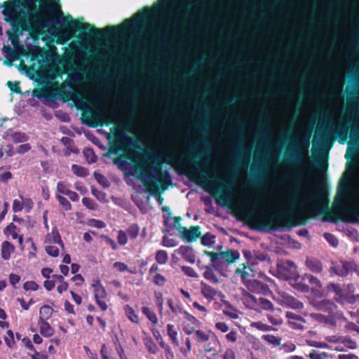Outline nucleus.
<instances>
[{
  "label": "nucleus",
  "mask_w": 359,
  "mask_h": 359,
  "mask_svg": "<svg viewBox=\"0 0 359 359\" xmlns=\"http://www.w3.org/2000/svg\"><path fill=\"white\" fill-rule=\"evenodd\" d=\"M70 25L76 28L75 32L77 29L84 31L79 35L83 49L76 51L74 56L75 61L83 62L90 41H93L98 35H102L103 30L96 29L88 22L79 24L76 20L72 21ZM133 28L146 30L165 44L175 41L177 63L180 60V0H159L158 7L155 11L137 13L133 20L126 19L120 26L107 27L104 31L114 29L117 32L123 33Z\"/></svg>",
  "instance_id": "obj_1"
},
{
  "label": "nucleus",
  "mask_w": 359,
  "mask_h": 359,
  "mask_svg": "<svg viewBox=\"0 0 359 359\" xmlns=\"http://www.w3.org/2000/svg\"><path fill=\"white\" fill-rule=\"evenodd\" d=\"M327 190L324 182L316 186L314 194L307 196L304 200L307 203H315L306 208L301 209L294 214L290 211H280L270 215H259L255 217L257 229L260 230L276 231L281 227H291L304 225L308 219L315 218L317 214H323V221L337 222L340 220L346 223L359 222V206L340 205L337 208L339 214L329 210Z\"/></svg>",
  "instance_id": "obj_2"
},
{
  "label": "nucleus",
  "mask_w": 359,
  "mask_h": 359,
  "mask_svg": "<svg viewBox=\"0 0 359 359\" xmlns=\"http://www.w3.org/2000/svg\"><path fill=\"white\" fill-rule=\"evenodd\" d=\"M149 154L148 159H146V155L136 156L133 152V162L135 163L140 169L133 168L130 175L139 179L161 205L163 202L161 194L171 183L172 178L168 172L161 170V165L166 162L165 154L154 150Z\"/></svg>",
  "instance_id": "obj_3"
},
{
  "label": "nucleus",
  "mask_w": 359,
  "mask_h": 359,
  "mask_svg": "<svg viewBox=\"0 0 359 359\" xmlns=\"http://www.w3.org/2000/svg\"><path fill=\"white\" fill-rule=\"evenodd\" d=\"M72 90L65 92V95L69 100H72L75 106L81 110L90 111L92 114V118L96 125L102 126L104 124L109 126L110 124H119L120 123L111 114H102L98 111H93L91 106L80 92L75 90L74 86L72 84Z\"/></svg>",
  "instance_id": "obj_4"
},
{
  "label": "nucleus",
  "mask_w": 359,
  "mask_h": 359,
  "mask_svg": "<svg viewBox=\"0 0 359 359\" xmlns=\"http://www.w3.org/2000/svg\"><path fill=\"white\" fill-rule=\"evenodd\" d=\"M205 154L203 151H199L194 154V160L190 163L187 173L191 181L203 187L212 186L207 169L208 160L205 158Z\"/></svg>",
  "instance_id": "obj_5"
},
{
  "label": "nucleus",
  "mask_w": 359,
  "mask_h": 359,
  "mask_svg": "<svg viewBox=\"0 0 359 359\" xmlns=\"http://www.w3.org/2000/svg\"><path fill=\"white\" fill-rule=\"evenodd\" d=\"M111 132L114 133L116 138V142L114 146L111 148V151L114 154H118L119 151L123 153H128L129 158L133 161L131 158L133 157V152L136 156H140L142 155H146V159H148L149 151L145 154H137L134 151H130V146L133 145V139L131 136L128 135L127 133L120 130L116 127H112L110 129Z\"/></svg>",
  "instance_id": "obj_6"
},
{
  "label": "nucleus",
  "mask_w": 359,
  "mask_h": 359,
  "mask_svg": "<svg viewBox=\"0 0 359 359\" xmlns=\"http://www.w3.org/2000/svg\"><path fill=\"white\" fill-rule=\"evenodd\" d=\"M163 212L164 224L165 231L168 234L163 237V243L166 247H175L177 245V242L170 238L171 236H180V218L177 217H172L168 207L162 208Z\"/></svg>",
  "instance_id": "obj_7"
},
{
  "label": "nucleus",
  "mask_w": 359,
  "mask_h": 359,
  "mask_svg": "<svg viewBox=\"0 0 359 359\" xmlns=\"http://www.w3.org/2000/svg\"><path fill=\"white\" fill-rule=\"evenodd\" d=\"M50 20L45 17H37L32 18H24L22 20L21 29L32 32L35 36L44 35L46 32H49Z\"/></svg>",
  "instance_id": "obj_8"
},
{
  "label": "nucleus",
  "mask_w": 359,
  "mask_h": 359,
  "mask_svg": "<svg viewBox=\"0 0 359 359\" xmlns=\"http://www.w3.org/2000/svg\"><path fill=\"white\" fill-rule=\"evenodd\" d=\"M212 265L217 270H222L231 263L236 262L240 257L239 253L236 250H232L227 248L224 251L219 252L208 253Z\"/></svg>",
  "instance_id": "obj_9"
},
{
  "label": "nucleus",
  "mask_w": 359,
  "mask_h": 359,
  "mask_svg": "<svg viewBox=\"0 0 359 359\" xmlns=\"http://www.w3.org/2000/svg\"><path fill=\"white\" fill-rule=\"evenodd\" d=\"M278 277L283 280L297 279L296 266L291 261H280L277 264Z\"/></svg>",
  "instance_id": "obj_10"
},
{
  "label": "nucleus",
  "mask_w": 359,
  "mask_h": 359,
  "mask_svg": "<svg viewBox=\"0 0 359 359\" xmlns=\"http://www.w3.org/2000/svg\"><path fill=\"white\" fill-rule=\"evenodd\" d=\"M313 306L319 311L328 313L331 316L347 320L346 318L341 313H338L337 311V306L330 300L323 299V300H315L313 302Z\"/></svg>",
  "instance_id": "obj_11"
},
{
  "label": "nucleus",
  "mask_w": 359,
  "mask_h": 359,
  "mask_svg": "<svg viewBox=\"0 0 359 359\" xmlns=\"http://www.w3.org/2000/svg\"><path fill=\"white\" fill-rule=\"evenodd\" d=\"M276 301L282 306L290 308L294 310L300 311L304 308V304L302 302L286 292L279 293Z\"/></svg>",
  "instance_id": "obj_12"
},
{
  "label": "nucleus",
  "mask_w": 359,
  "mask_h": 359,
  "mask_svg": "<svg viewBox=\"0 0 359 359\" xmlns=\"http://www.w3.org/2000/svg\"><path fill=\"white\" fill-rule=\"evenodd\" d=\"M4 4L5 5V9L2 11V13L6 20L21 27L22 20H24L25 18H21L18 15L15 5L11 1H6Z\"/></svg>",
  "instance_id": "obj_13"
},
{
  "label": "nucleus",
  "mask_w": 359,
  "mask_h": 359,
  "mask_svg": "<svg viewBox=\"0 0 359 359\" xmlns=\"http://www.w3.org/2000/svg\"><path fill=\"white\" fill-rule=\"evenodd\" d=\"M355 270V264L353 262H339L332 265L330 272L339 276H346Z\"/></svg>",
  "instance_id": "obj_14"
},
{
  "label": "nucleus",
  "mask_w": 359,
  "mask_h": 359,
  "mask_svg": "<svg viewBox=\"0 0 359 359\" xmlns=\"http://www.w3.org/2000/svg\"><path fill=\"white\" fill-rule=\"evenodd\" d=\"M348 125H335L332 123L329 129L323 134V136L326 140H329L330 138L332 139L333 135H335L342 140H346L348 136Z\"/></svg>",
  "instance_id": "obj_15"
},
{
  "label": "nucleus",
  "mask_w": 359,
  "mask_h": 359,
  "mask_svg": "<svg viewBox=\"0 0 359 359\" xmlns=\"http://www.w3.org/2000/svg\"><path fill=\"white\" fill-rule=\"evenodd\" d=\"M243 254L245 258L248 259V262L252 266L257 264L261 262H266L268 263L271 262L270 257L264 251L253 250L252 252L250 250H245L243 251Z\"/></svg>",
  "instance_id": "obj_16"
},
{
  "label": "nucleus",
  "mask_w": 359,
  "mask_h": 359,
  "mask_svg": "<svg viewBox=\"0 0 359 359\" xmlns=\"http://www.w3.org/2000/svg\"><path fill=\"white\" fill-rule=\"evenodd\" d=\"M327 289L328 292H334L335 293V299L341 304H344L346 302H353V298L347 296L339 284L330 283L327 285Z\"/></svg>",
  "instance_id": "obj_17"
},
{
  "label": "nucleus",
  "mask_w": 359,
  "mask_h": 359,
  "mask_svg": "<svg viewBox=\"0 0 359 359\" xmlns=\"http://www.w3.org/2000/svg\"><path fill=\"white\" fill-rule=\"evenodd\" d=\"M253 266L243 265L242 267L238 268L236 271V274L239 276L241 278L243 283L245 285L249 282L255 279L256 276V271L252 268Z\"/></svg>",
  "instance_id": "obj_18"
},
{
  "label": "nucleus",
  "mask_w": 359,
  "mask_h": 359,
  "mask_svg": "<svg viewBox=\"0 0 359 359\" xmlns=\"http://www.w3.org/2000/svg\"><path fill=\"white\" fill-rule=\"evenodd\" d=\"M302 175L300 172L294 170L292 173L287 175L286 180H291L292 187H291V193L290 194V197L292 200L296 198L299 188L300 186V182L302 179Z\"/></svg>",
  "instance_id": "obj_19"
},
{
  "label": "nucleus",
  "mask_w": 359,
  "mask_h": 359,
  "mask_svg": "<svg viewBox=\"0 0 359 359\" xmlns=\"http://www.w3.org/2000/svg\"><path fill=\"white\" fill-rule=\"evenodd\" d=\"M200 226H194L187 229L181 226V238L187 242H193L201 237Z\"/></svg>",
  "instance_id": "obj_20"
},
{
  "label": "nucleus",
  "mask_w": 359,
  "mask_h": 359,
  "mask_svg": "<svg viewBox=\"0 0 359 359\" xmlns=\"http://www.w3.org/2000/svg\"><path fill=\"white\" fill-rule=\"evenodd\" d=\"M175 127L176 133L177 134L180 130V70L177 69L175 73Z\"/></svg>",
  "instance_id": "obj_21"
},
{
  "label": "nucleus",
  "mask_w": 359,
  "mask_h": 359,
  "mask_svg": "<svg viewBox=\"0 0 359 359\" xmlns=\"http://www.w3.org/2000/svg\"><path fill=\"white\" fill-rule=\"evenodd\" d=\"M49 34L57 37V43L60 44H64L72 37L70 32L55 27H53L49 29Z\"/></svg>",
  "instance_id": "obj_22"
},
{
  "label": "nucleus",
  "mask_w": 359,
  "mask_h": 359,
  "mask_svg": "<svg viewBox=\"0 0 359 359\" xmlns=\"http://www.w3.org/2000/svg\"><path fill=\"white\" fill-rule=\"evenodd\" d=\"M286 318L290 327L299 330L304 329V323H306V320L302 316L293 312L287 311L286 313Z\"/></svg>",
  "instance_id": "obj_23"
},
{
  "label": "nucleus",
  "mask_w": 359,
  "mask_h": 359,
  "mask_svg": "<svg viewBox=\"0 0 359 359\" xmlns=\"http://www.w3.org/2000/svg\"><path fill=\"white\" fill-rule=\"evenodd\" d=\"M138 117L135 116L134 112L133 111L130 114L129 118L126 121L121 122V126L124 128L127 131L135 133L137 130V123L138 122Z\"/></svg>",
  "instance_id": "obj_24"
},
{
  "label": "nucleus",
  "mask_w": 359,
  "mask_h": 359,
  "mask_svg": "<svg viewBox=\"0 0 359 359\" xmlns=\"http://www.w3.org/2000/svg\"><path fill=\"white\" fill-rule=\"evenodd\" d=\"M201 289L203 297L210 300L215 299L219 292L217 290L203 282L201 283Z\"/></svg>",
  "instance_id": "obj_25"
},
{
  "label": "nucleus",
  "mask_w": 359,
  "mask_h": 359,
  "mask_svg": "<svg viewBox=\"0 0 359 359\" xmlns=\"http://www.w3.org/2000/svg\"><path fill=\"white\" fill-rule=\"evenodd\" d=\"M45 241L48 244H57L64 247L60 235L56 228H53L51 233L46 236Z\"/></svg>",
  "instance_id": "obj_26"
},
{
  "label": "nucleus",
  "mask_w": 359,
  "mask_h": 359,
  "mask_svg": "<svg viewBox=\"0 0 359 359\" xmlns=\"http://www.w3.org/2000/svg\"><path fill=\"white\" fill-rule=\"evenodd\" d=\"M245 286L250 291L255 293H262L266 289L265 284L257 280L255 278L249 282Z\"/></svg>",
  "instance_id": "obj_27"
},
{
  "label": "nucleus",
  "mask_w": 359,
  "mask_h": 359,
  "mask_svg": "<svg viewBox=\"0 0 359 359\" xmlns=\"http://www.w3.org/2000/svg\"><path fill=\"white\" fill-rule=\"evenodd\" d=\"M92 287H93L94 297L95 299H104L107 297L106 290L101 284L100 280L95 281V283L92 284Z\"/></svg>",
  "instance_id": "obj_28"
},
{
  "label": "nucleus",
  "mask_w": 359,
  "mask_h": 359,
  "mask_svg": "<svg viewBox=\"0 0 359 359\" xmlns=\"http://www.w3.org/2000/svg\"><path fill=\"white\" fill-rule=\"evenodd\" d=\"M306 265L309 270L314 273H320L323 269L320 262L315 257H307Z\"/></svg>",
  "instance_id": "obj_29"
},
{
  "label": "nucleus",
  "mask_w": 359,
  "mask_h": 359,
  "mask_svg": "<svg viewBox=\"0 0 359 359\" xmlns=\"http://www.w3.org/2000/svg\"><path fill=\"white\" fill-rule=\"evenodd\" d=\"M303 156L301 152L295 149L291 154H289L285 158V161L292 165H300L302 162Z\"/></svg>",
  "instance_id": "obj_30"
},
{
  "label": "nucleus",
  "mask_w": 359,
  "mask_h": 359,
  "mask_svg": "<svg viewBox=\"0 0 359 359\" xmlns=\"http://www.w3.org/2000/svg\"><path fill=\"white\" fill-rule=\"evenodd\" d=\"M344 348L354 349L356 348V343L348 337H341L340 344L336 347V349L344 351Z\"/></svg>",
  "instance_id": "obj_31"
},
{
  "label": "nucleus",
  "mask_w": 359,
  "mask_h": 359,
  "mask_svg": "<svg viewBox=\"0 0 359 359\" xmlns=\"http://www.w3.org/2000/svg\"><path fill=\"white\" fill-rule=\"evenodd\" d=\"M39 325L40 328V333L41 335H43L45 337H51L54 334V330L51 327L50 324L46 321L39 320Z\"/></svg>",
  "instance_id": "obj_32"
},
{
  "label": "nucleus",
  "mask_w": 359,
  "mask_h": 359,
  "mask_svg": "<svg viewBox=\"0 0 359 359\" xmlns=\"http://www.w3.org/2000/svg\"><path fill=\"white\" fill-rule=\"evenodd\" d=\"M53 312H54V310L50 306H49V305L42 306L39 310L40 316H39V321H42V320L46 321L51 317Z\"/></svg>",
  "instance_id": "obj_33"
},
{
  "label": "nucleus",
  "mask_w": 359,
  "mask_h": 359,
  "mask_svg": "<svg viewBox=\"0 0 359 359\" xmlns=\"http://www.w3.org/2000/svg\"><path fill=\"white\" fill-rule=\"evenodd\" d=\"M184 315L186 316L187 320L188 321V323L192 325V327L191 329H189L186 325V322H184V331L187 334H191V333L194 332V330L198 327V320L194 316L187 313V312L184 313Z\"/></svg>",
  "instance_id": "obj_34"
},
{
  "label": "nucleus",
  "mask_w": 359,
  "mask_h": 359,
  "mask_svg": "<svg viewBox=\"0 0 359 359\" xmlns=\"http://www.w3.org/2000/svg\"><path fill=\"white\" fill-rule=\"evenodd\" d=\"M61 142L67 147V151L66 152V154L69 155L70 153L77 154L79 152V150L75 147L72 139L68 137H63L61 139Z\"/></svg>",
  "instance_id": "obj_35"
},
{
  "label": "nucleus",
  "mask_w": 359,
  "mask_h": 359,
  "mask_svg": "<svg viewBox=\"0 0 359 359\" xmlns=\"http://www.w3.org/2000/svg\"><path fill=\"white\" fill-rule=\"evenodd\" d=\"M114 163L118 166V168L122 171H126L130 167H132L131 164L128 163L123 155L114 159Z\"/></svg>",
  "instance_id": "obj_36"
},
{
  "label": "nucleus",
  "mask_w": 359,
  "mask_h": 359,
  "mask_svg": "<svg viewBox=\"0 0 359 359\" xmlns=\"http://www.w3.org/2000/svg\"><path fill=\"white\" fill-rule=\"evenodd\" d=\"M259 306H261L264 310L281 312L280 308L275 309L271 301L263 297L259 298Z\"/></svg>",
  "instance_id": "obj_37"
},
{
  "label": "nucleus",
  "mask_w": 359,
  "mask_h": 359,
  "mask_svg": "<svg viewBox=\"0 0 359 359\" xmlns=\"http://www.w3.org/2000/svg\"><path fill=\"white\" fill-rule=\"evenodd\" d=\"M245 302L248 307L255 310H258L259 298L257 299L254 295L248 294L245 296Z\"/></svg>",
  "instance_id": "obj_38"
},
{
  "label": "nucleus",
  "mask_w": 359,
  "mask_h": 359,
  "mask_svg": "<svg viewBox=\"0 0 359 359\" xmlns=\"http://www.w3.org/2000/svg\"><path fill=\"white\" fill-rule=\"evenodd\" d=\"M304 281H307L312 285V290H318L321 287L320 280L311 274H305L303 277Z\"/></svg>",
  "instance_id": "obj_39"
},
{
  "label": "nucleus",
  "mask_w": 359,
  "mask_h": 359,
  "mask_svg": "<svg viewBox=\"0 0 359 359\" xmlns=\"http://www.w3.org/2000/svg\"><path fill=\"white\" fill-rule=\"evenodd\" d=\"M125 231L127 233L128 240H133L139 235L140 227L137 224H132Z\"/></svg>",
  "instance_id": "obj_40"
},
{
  "label": "nucleus",
  "mask_w": 359,
  "mask_h": 359,
  "mask_svg": "<svg viewBox=\"0 0 359 359\" xmlns=\"http://www.w3.org/2000/svg\"><path fill=\"white\" fill-rule=\"evenodd\" d=\"M191 334H193V338L198 343L206 342L209 339V334L201 330H194Z\"/></svg>",
  "instance_id": "obj_41"
},
{
  "label": "nucleus",
  "mask_w": 359,
  "mask_h": 359,
  "mask_svg": "<svg viewBox=\"0 0 359 359\" xmlns=\"http://www.w3.org/2000/svg\"><path fill=\"white\" fill-rule=\"evenodd\" d=\"M309 316L312 320H316L318 323L334 325L333 321L332 320L327 318L326 316H323L321 313H310Z\"/></svg>",
  "instance_id": "obj_42"
},
{
  "label": "nucleus",
  "mask_w": 359,
  "mask_h": 359,
  "mask_svg": "<svg viewBox=\"0 0 359 359\" xmlns=\"http://www.w3.org/2000/svg\"><path fill=\"white\" fill-rule=\"evenodd\" d=\"M72 170L78 177H84L88 175V171L86 168L76 164L72 165Z\"/></svg>",
  "instance_id": "obj_43"
},
{
  "label": "nucleus",
  "mask_w": 359,
  "mask_h": 359,
  "mask_svg": "<svg viewBox=\"0 0 359 359\" xmlns=\"http://www.w3.org/2000/svg\"><path fill=\"white\" fill-rule=\"evenodd\" d=\"M11 139L15 143L25 142L28 140L29 137L24 133L15 132L11 134Z\"/></svg>",
  "instance_id": "obj_44"
},
{
  "label": "nucleus",
  "mask_w": 359,
  "mask_h": 359,
  "mask_svg": "<svg viewBox=\"0 0 359 359\" xmlns=\"http://www.w3.org/2000/svg\"><path fill=\"white\" fill-rule=\"evenodd\" d=\"M142 311L151 322L154 324L157 323L158 319L156 315L149 307L143 306Z\"/></svg>",
  "instance_id": "obj_45"
},
{
  "label": "nucleus",
  "mask_w": 359,
  "mask_h": 359,
  "mask_svg": "<svg viewBox=\"0 0 359 359\" xmlns=\"http://www.w3.org/2000/svg\"><path fill=\"white\" fill-rule=\"evenodd\" d=\"M262 339L267 341L269 344H273L275 346L280 345L281 339L278 337H276L271 334H264L262 337Z\"/></svg>",
  "instance_id": "obj_46"
},
{
  "label": "nucleus",
  "mask_w": 359,
  "mask_h": 359,
  "mask_svg": "<svg viewBox=\"0 0 359 359\" xmlns=\"http://www.w3.org/2000/svg\"><path fill=\"white\" fill-rule=\"evenodd\" d=\"M56 198L57 199L60 205L62 206L65 210L67 211L72 209V205L66 198L62 196L61 195L57 194Z\"/></svg>",
  "instance_id": "obj_47"
},
{
  "label": "nucleus",
  "mask_w": 359,
  "mask_h": 359,
  "mask_svg": "<svg viewBox=\"0 0 359 359\" xmlns=\"http://www.w3.org/2000/svg\"><path fill=\"white\" fill-rule=\"evenodd\" d=\"M167 333L170 338L172 339V342L177 345V332L174 329V326L172 325L168 324L167 325Z\"/></svg>",
  "instance_id": "obj_48"
},
{
  "label": "nucleus",
  "mask_w": 359,
  "mask_h": 359,
  "mask_svg": "<svg viewBox=\"0 0 359 359\" xmlns=\"http://www.w3.org/2000/svg\"><path fill=\"white\" fill-rule=\"evenodd\" d=\"M311 359H327L328 354L326 352H319L316 350H312L309 355Z\"/></svg>",
  "instance_id": "obj_49"
},
{
  "label": "nucleus",
  "mask_w": 359,
  "mask_h": 359,
  "mask_svg": "<svg viewBox=\"0 0 359 359\" xmlns=\"http://www.w3.org/2000/svg\"><path fill=\"white\" fill-rule=\"evenodd\" d=\"M91 193L100 201L104 202L106 201V194L102 191L99 190L95 187H91Z\"/></svg>",
  "instance_id": "obj_50"
},
{
  "label": "nucleus",
  "mask_w": 359,
  "mask_h": 359,
  "mask_svg": "<svg viewBox=\"0 0 359 359\" xmlns=\"http://www.w3.org/2000/svg\"><path fill=\"white\" fill-rule=\"evenodd\" d=\"M118 243L121 245H124L127 243L128 238L127 233L124 230H119L117 233Z\"/></svg>",
  "instance_id": "obj_51"
},
{
  "label": "nucleus",
  "mask_w": 359,
  "mask_h": 359,
  "mask_svg": "<svg viewBox=\"0 0 359 359\" xmlns=\"http://www.w3.org/2000/svg\"><path fill=\"white\" fill-rule=\"evenodd\" d=\"M216 201L219 204L223 205H229L231 201V198L229 195L221 193L216 198Z\"/></svg>",
  "instance_id": "obj_52"
},
{
  "label": "nucleus",
  "mask_w": 359,
  "mask_h": 359,
  "mask_svg": "<svg viewBox=\"0 0 359 359\" xmlns=\"http://www.w3.org/2000/svg\"><path fill=\"white\" fill-rule=\"evenodd\" d=\"M5 342L9 348H13L15 344L14 340V334L12 330L7 331V336L5 337Z\"/></svg>",
  "instance_id": "obj_53"
},
{
  "label": "nucleus",
  "mask_w": 359,
  "mask_h": 359,
  "mask_svg": "<svg viewBox=\"0 0 359 359\" xmlns=\"http://www.w3.org/2000/svg\"><path fill=\"white\" fill-rule=\"evenodd\" d=\"M82 203L88 209L90 210H96L97 209V204L95 203V201L88 197H84L82 199Z\"/></svg>",
  "instance_id": "obj_54"
},
{
  "label": "nucleus",
  "mask_w": 359,
  "mask_h": 359,
  "mask_svg": "<svg viewBox=\"0 0 359 359\" xmlns=\"http://www.w3.org/2000/svg\"><path fill=\"white\" fill-rule=\"evenodd\" d=\"M156 259L158 263L163 264H165L168 259V255L164 250H159L156 253Z\"/></svg>",
  "instance_id": "obj_55"
},
{
  "label": "nucleus",
  "mask_w": 359,
  "mask_h": 359,
  "mask_svg": "<svg viewBox=\"0 0 359 359\" xmlns=\"http://www.w3.org/2000/svg\"><path fill=\"white\" fill-rule=\"evenodd\" d=\"M88 224L90 226L95 227L97 229H102L106 226V224L103 221L95 219H89Z\"/></svg>",
  "instance_id": "obj_56"
},
{
  "label": "nucleus",
  "mask_w": 359,
  "mask_h": 359,
  "mask_svg": "<svg viewBox=\"0 0 359 359\" xmlns=\"http://www.w3.org/2000/svg\"><path fill=\"white\" fill-rule=\"evenodd\" d=\"M215 238L210 233H205L204 236L201 237V243L203 245H210L213 243V239Z\"/></svg>",
  "instance_id": "obj_57"
},
{
  "label": "nucleus",
  "mask_w": 359,
  "mask_h": 359,
  "mask_svg": "<svg viewBox=\"0 0 359 359\" xmlns=\"http://www.w3.org/2000/svg\"><path fill=\"white\" fill-rule=\"evenodd\" d=\"M204 277L210 280V282L213 283H216L218 282V278L216 276V275L214 273V272L210 270V269H207L205 272H204Z\"/></svg>",
  "instance_id": "obj_58"
},
{
  "label": "nucleus",
  "mask_w": 359,
  "mask_h": 359,
  "mask_svg": "<svg viewBox=\"0 0 359 359\" xmlns=\"http://www.w3.org/2000/svg\"><path fill=\"white\" fill-rule=\"evenodd\" d=\"M126 313L128 315V318L133 323H138V316L135 313V311L133 308L127 306Z\"/></svg>",
  "instance_id": "obj_59"
},
{
  "label": "nucleus",
  "mask_w": 359,
  "mask_h": 359,
  "mask_svg": "<svg viewBox=\"0 0 359 359\" xmlns=\"http://www.w3.org/2000/svg\"><path fill=\"white\" fill-rule=\"evenodd\" d=\"M114 268L116 269L120 272L128 271L131 273H134L133 271L128 269V266L125 263L120 262H115L114 264Z\"/></svg>",
  "instance_id": "obj_60"
},
{
  "label": "nucleus",
  "mask_w": 359,
  "mask_h": 359,
  "mask_svg": "<svg viewBox=\"0 0 359 359\" xmlns=\"http://www.w3.org/2000/svg\"><path fill=\"white\" fill-rule=\"evenodd\" d=\"M23 288L27 291H36L39 288V285L34 281H27L24 283Z\"/></svg>",
  "instance_id": "obj_61"
},
{
  "label": "nucleus",
  "mask_w": 359,
  "mask_h": 359,
  "mask_svg": "<svg viewBox=\"0 0 359 359\" xmlns=\"http://www.w3.org/2000/svg\"><path fill=\"white\" fill-rule=\"evenodd\" d=\"M71 190L62 182H59L57 184V191L60 194L67 196Z\"/></svg>",
  "instance_id": "obj_62"
},
{
  "label": "nucleus",
  "mask_w": 359,
  "mask_h": 359,
  "mask_svg": "<svg viewBox=\"0 0 359 359\" xmlns=\"http://www.w3.org/2000/svg\"><path fill=\"white\" fill-rule=\"evenodd\" d=\"M324 237L328 241V243L333 247H335L338 245V240L334 235L330 233H325Z\"/></svg>",
  "instance_id": "obj_63"
},
{
  "label": "nucleus",
  "mask_w": 359,
  "mask_h": 359,
  "mask_svg": "<svg viewBox=\"0 0 359 359\" xmlns=\"http://www.w3.org/2000/svg\"><path fill=\"white\" fill-rule=\"evenodd\" d=\"M295 345L292 343V342H287V343H285L284 344H283L280 349L281 351H283V352H285V353H290V352H292L295 350Z\"/></svg>",
  "instance_id": "obj_64"
}]
</instances>
